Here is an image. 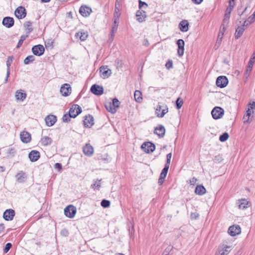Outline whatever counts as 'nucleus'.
I'll use <instances>...</instances> for the list:
<instances>
[{
    "label": "nucleus",
    "instance_id": "obj_1",
    "mask_svg": "<svg viewBox=\"0 0 255 255\" xmlns=\"http://www.w3.org/2000/svg\"><path fill=\"white\" fill-rule=\"evenodd\" d=\"M168 111V108L166 105L162 106L158 104L155 108V114L159 118H163Z\"/></svg>",
    "mask_w": 255,
    "mask_h": 255
},
{
    "label": "nucleus",
    "instance_id": "obj_2",
    "mask_svg": "<svg viewBox=\"0 0 255 255\" xmlns=\"http://www.w3.org/2000/svg\"><path fill=\"white\" fill-rule=\"evenodd\" d=\"M224 114V110L221 107H216L211 112L214 119L217 120L222 118Z\"/></svg>",
    "mask_w": 255,
    "mask_h": 255
},
{
    "label": "nucleus",
    "instance_id": "obj_3",
    "mask_svg": "<svg viewBox=\"0 0 255 255\" xmlns=\"http://www.w3.org/2000/svg\"><path fill=\"white\" fill-rule=\"evenodd\" d=\"M141 148L145 152L149 153L155 149V146L151 142H145L141 145Z\"/></svg>",
    "mask_w": 255,
    "mask_h": 255
},
{
    "label": "nucleus",
    "instance_id": "obj_4",
    "mask_svg": "<svg viewBox=\"0 0 255 255\" xmlns=\"http://www.w3.org/2000/svg\"><path fill=\"white\" fill-rule=\"evenodd\" d=\"M76 213V208L73 205H69L64 209V214L68 218H73Z\"/></svg>",
    "mask_w": 255,
    "mask_h": 255
},
{
    "label": "nucleus",
    "instance_id": "obj_5",
    "mask_svg": "<svg viewBox=\"0 0 255 255\" xmlns=\"http://www.w3.org/2000/svg\"><path fill=\"white\" fill-rule=\"evenodd\" d=\"M232 250V246L222 244L219 247V255H228Z\"/></svg>",
    "mask_w": 255,
    "mask_h": 255
},
{
    "label": "nucleus",
    "instance_id": "obj_6",
    "mask_svg": "<svg viewBox=\"0 0 255 255\" xmlns=\"http://www.w3.org/2000/svg\"><path fill=\"white\" fill-rule=\"evenodd\" d=\"M82 112L81 108L78 105H73L70 108L69 113L73 118H76Z\"/></svg>",
    "mask_w": 255,
    "mask_h": 255
},
{
    "label": "nucleus",
    "instance_id": "obj_7",
    "mask_svg": "<svg viewBox=\"0 0 255 255\" xmlns=\"http://www.w3.org/2000/svg\"><path fill=\"white\" fill-rule=\"evenodd\" d=\"M60 91L63 96L67 97L71 94L72 88L70 84L66 83L62 85Z\"/></svg>",
    "mask_w": 255,
    "mask_h": 255
},
{
    "label": "nucleus",
    "instance_id": "obj_8",
    "mask_svg": "<svg viewBox=\"0 0 255 255\" xmlns=\"http://www.w3.org/2000/svg\"><path fill=\"white\" fill-rule=\"evenodd\" d=\"M100 73L102 78L106 79L111 76L112 71L107 66H103L100 68Z\"/></svg>",
    "mask_w": 255,
    "mask_h": 255
},
{
    "label": "nucleus",
    "instance_id": "obj_9",
    "mask_svg": "<svg viewBox=\"0 0 255 255\" xmlns=\"http://www.w3.org/2000/svg\"><path fill=\"white\" fill-rule=\"evenodd\" d=\"M228 232L230 235L234 237L241 233V229L239 225H233L229 228Z\"/></svg>",
    "mask_w": 255,
    "mask_h": 255
},
{
    "label": "nucleus",
    "instance_id": "obj_10",
    "mask_svg": "<svg viewBox=\"0 0 255 255\" xmlns=\"http://www.w3.org/2000/svg\"><path fill=\"white\" fill-rule=\"evenodd\" d=\"M119 26V20L114 19V22L111 30V33L109 36V41L112 42L115 37V33L117 31Z\"/></svg>",
    "mask_w": 255,
    "mask_h": 255
},
{
    "label": "nucleus",
    "instance_id": "obj_11",
    "mask_svg": "<svg viewBox=\"0 0 255 255\" xmlns=\"http://www.w3.org/2000/svg\"><path fill=\"white\" fill-rule=\"evenodd\" d=\"M15 216V211L12 209H6L3 214V219L7 221L13 220Z\"/></svg>",
    "mask_w": 255,
    "mask_h": 255
},
{
    "label": "nucleus",
    "instance_id": "obj_12",
    "mask_svg": "<svg viewBox=\"0 0 255 255\" xmlns=\"http://www.w3.org/2000/svg\"><path fill=\"white\" fill-rule=\"evenodd\" d=\"M44 51L45 49L44 46L40 44L35 45L32 48V51L33 54L38 56L43 55Z\"/></svg>",
    "mask_w": 255,
    "mask_h": 255
},
{
    "label": "nucleus",
    "instance_id": "obj_13",
    "mask_svg": "<svg viewBox=\"0 0 255 255\" xmlns=\"http://www.w3.org/2000/svg\"><path fill=\"white\" fill-rule=\"evenodd\" d=\"M228 83V80L226 76H220L216 80V85L220 88L225 87Z\"/></svg>",
    "mask_w": 255,
    "mask_h": 255
},
{
    "label": "nucleus",
    "instance_id": "obj_14",
    "mask_svg": "<svg viewBox=\"0 0 255 255\" xmlns=\"http://www.w3.org/2000/svg\"><path fill=\"white\" fill-rule=\"evenodd\" d=\"M26 14L25 9L22 6L18 7L15 11V15L18 19H22L25 17Z\"/></svg>",
    "mask_w": 255,
    "mask_h": 255
},
{
    "label": "nucleus",
    "instance_id": "obj_15",
    "mask_svg": "<svg viewBox=\"0 0 255 255\" xmlns=\"http://www.w3.org/2000/svg\"><path fill=\"white\" fill-rule=\"evenodd\" d=\"M20 138L21 141L23 143H29L31 139L30 134L26 131H22L20 133Z\"/></svg>",
    "mask_w": 255,
    "mask_h": 255
},
{
    "label": "nucleus",
    "instance_id": "obj_16",
    "mask_svg": "<svg viewBox=\"0 0 255 255\" xmlns=\"http://www.w3.org/2000/svg\"><path fill=\"white\" fill-rule=\"evenodd\" d=\"M91 91L96 95H101L104 93V89L102 86L98 85H93L91 88Z\"/></svg>",
    "mask_w": 255,
    "mask_h": 255
},
{
    "label": "nucleus",
    "instance_id": "obj_17",
    "mask_svg": "<svg viewBox=\"0 0 255 255\" xmlns=\"http://www.w3.org/2000/svg\"><path fill=\"white\" fill-rule=\"evenodd\" d=\"M45 121L48 127H51L56 122L57 117L54 115H50L45 118Z\"/></svg>",
    "mask_w": 255,
    "mask_h": 255
},
{
    "label": "nucleus",
    "instance_id": "obj_18",
    "mask_svg": "<svg viewBox=\"0 0 255 255\" xmlns=\"http://www.w3.org/2000/svg\"><path fill=\"white\" fill-rule=\"evenodd\" d=\"M177 44L178 46V55L179 56H182L183 55L184 52V41L183 39H178L177 41Z\"/></svg>",
    "mask_w": 255,
    "mask_h": 255
},
{
    "label": "nucleus",
    "instance_id": "obj_19",
    "mask_svg": "<svg viewBox=\"0 0 255 255\" xmlns=\"http://www.w3.org/2000/svg\"><path fill=\"white\" fill-rule=\"evenodd\" d=\"M91 12V8L85 5L81 6L79 9L80 13L84 17L88 16L90 14Z\"/></svg>",
    "mask_w": 255,
    "mask_h": 255
},
{
    "label": "nucleus",
    "instance_id": "obj_20",
    "mask_svg": "<svg viewBox=\"0 0 255 255\" xmlns=\"http://www.w3.org/2000/svg\"><path fill=\"white\" fill-rule=\"evenodd\" d=\"M2 24L6 27L10 28L14 24V19L11 17H5L2 20Z\"/></svg>",
    "mask_w": 255,
    "mask_h": 255
},
{
    "label": "nucleus",
    "instance_id": "obj_21",
    "mask_svg": "<svg viewBox=\"0 0 255 255\" xmlns=\"http://www.w3.org/2000/svg\"><path fill=\"white\" fill-rule=\"evenodd\" d=\"M83 151L85 155L90 156L93 154L94 148L89 144H86L83 148Z\"/></svg>",
    "mask_w": 255,
    "mask_h": 255
},
{
    "label": "nucleus",
    "instance_id": "obj_22",
    "mask_svg": "<svg viewBox=\"0 0 255 255\" xmlns=\"http://www.w3.org/2000/svg\"><path fill=\"white\" fill-rule=\"evenodd\" d=\"M178 27L182 32H187L189 29V22L187 20H183L179 23Z\"/></svg>",
    "mask_w": 255,
    "mask_h": 255
},
{
    "label": "nucleus",
    "instance_id": "obj_23",
    "mask_svg": "<svg viewBox=\"0 0 255 255\" xmlns=\"http://www.w3.org/2000/svg\"><path fill=\"white\" fill-rule=\"evenodd\" d=\"M84 125L87 128H90L94 125V118L92 116L88 115L85 117L83 121Z\"/></svg>",
    "mask_w": 255,
    "mask_h": 255
},
{
    "label": "nucleus",
    "instance_id": "obj_24",
    "mask_svg": "<svg viewBox=\"0 0 255 255\" xmlns=\"http://www.w3.org/2000/svg\"><path fill=\"white\" fill-rule=\"evenodd\" d=\"M165 129L162 125H159L155 128L154 133L157 134L159 137H163L165 134Z\"/></svg>",
    "mask_w": 255,
    "mask_h": 255
},
{
    "label": "nucleus",
    "instance_id": "obj_25",
    "mask_svg": "<svg viewBox=\"0 0 255 255\" xmlns=\"http://www.w3.org/2000/svg\"><path fill=\"white\" fill-rule=\"evenodd\" d=\"M28 157L31 161L35 162L40 158V153L37 150H32L29 153Z\"/></svg>",
    "mask_w": 255,
    "mask_h": 255
},
{
    "label": "nucleus",
    "instance_id": "obj_26",
    "mask_svg": "<svg viewBox=\"0 0 255 255\" xmlns=\"http://www.w3.org/2000/svg\"><path fill=\"white\" fill-rule=\"evenodd\" d=\"M246 25L243 23L241 26H238L235 33V37L236 39L239 38L243 34L245 30Z\"/></svg>",
    "mask_w": 255,
    "mask_h": 255
},
{
    "label": "nucleus",
    "instance_id": "obj_27",
    "mask_svg": "<svg viewBox=\"0 0 255 255\" xmlns=\"http://www.w3.org/2000/svg\"><path fill=\"white\" fill-rule=\"evenodd\" d=\"M15 97L17 101H23L26 98V94L19 90L16 91Z\"/></svg>",
    "mask_w": 255,
    "mask_h": 255
},
{
    "label": "nucleus",
    "instance_id": "obj_28",
    "mask_svg": "<svg viewBox=\"0 0 255 255\" xmlns=\"http://www.w3.org/2000/svg\"><path fill=\"white\" fill-rule=\"evenodd\" d=\"M248 204L249 202L245 199L239 200L237 202V204L240 209H245L247 208Z\"/></svg>",
    "mask_w": 255,
    "mask_h": 255
},
{
    "label": "nucleus",
    "instance_id": "obj_29",
    "mask_svg": "<svg viewBox=\"0 0 255 255\" xmlns=\"http://www.w3.org/2000/svg\"><path fill=\"white\" fill-rule=\"evenodd\" d=\"M121 4L116 3H115V12L114 14V19L119 20V18L121 15L120 12V7Z\"/></svg>",
    "mask_w": 255,
    "mask_h": 255
},
{
    "label": "nucleus",
    "instance_id": "obj_30",
    "mask_svg": "<svg viewBox=\"0 0 255 255\" xmlns=\"http://www.w3.org/2000/svg\"><path fill=\"white\" fill-rule=\"evenodd\" d=\"M23 26L24 27V29L26 31V34L29 36V34L32 31L33 28L32 26V22L31 21H26L24 24Z\"/></svg>",
    "mask_w": 255,
    "mask_h": 255
},
{
    "label": "nucleus",
    "instance_id": "obj_31",
    "mask_svg": "<svg viewBox=\"0 0 255 255\" xmlns=\"http://www.w3.org/2000/svg\"><path fill=\"white\" fill-rule=\"evenodd\" d=\"M137 20L139 22H142L145 20L146 14L145 11L137 10L136 13Z\"/></svg>",
    "mask_w": 255,
    "mask_h": 255
},
{
    "label": "nucleus",
    "instance_id": "obj_32",
    "mask_svg": "<svg viewBox=\"0 0 255 255\" xmlns=\"http://www.w3.org/2000/svg\"><path fill=\"white\" fill-rule=\"evenodd\" d=\"M40 142L43 146H48L52 143V140L50 137L45 136L41 138Z\"/></svg>",
    "mask_w": 255,
    "mask_h": 255
},
{
    "label": "nucleus",
    "instance_id": "obj_33",
    "mask_svg": "<svg viewBox=\"0 0 255 255\" xmlns=\"http://www.w3.org/2000/svg\"><path fill=\"white\" fill-rule=\"evenodd\" d=\"M206 189L203 185H198L195 188V192L196 194L203 195L206 193Z\"/></svg>",
    "mask_w": 255,
    "mask_h": 255
},
{
    "label": "nucleus",
    "instance_id": "obj_34",
    "mask_svg": "<svg viewBox=\"0 0 255 255\" xmlns=\"http://www.w3.org/2000/svg\"><path fill=\"white\" fill-rule=\"evenodd\" d=\"M75 36L79 37L81 41H84L87 38L88 34L87 32L81 31L76 33Z\"/></svg>",
    "mask_w": 255,
    "mask_h": 255
},
{
    "label": "nucleus",
    "instance_id": "obj_35",
    "mask_svg": "<svg viewBox=\"0 0 255 255\" xmlns=\"http://www.w3.org/2000/svg\"><path fill=\"white\" fill-rule=\"evenodd\" d=\"M255 21V10L253 14L251 15L248 19L245 20L244 22V25H246L247 27L248 25L251 24L252 23L254 22Z\"/></svg>",
    "mask_w": 255,
    "mask_h": 255
},
{
    "label": "nucleus",
    "instance_id": "obj_36",
    "mask_svg": "<svg viewBox=\"0 0 255 255\" xmlns=\"http://www.w3.org/2000/svg\"><path fill=\"white\" fill-rule=\"evenodd\" d=\"M101 180H97L94 181V183L91 185V188L94 190H99L101 186Z\"/></svg>",
    "mask_w": 255,
    "mask_h": 255
},
{
    "label": "nucleus",
    "instance_id": "obj_37",
    "mask_svg": "<svg viewBox=\"0 0 255 255\" xmlns=\"http://www.w3.org/2000/svg\"><path fill=\"white\" fill-rule=\"evenodd\" d=\"M134 97L135 100L138 103H140L141 102L142 98V94L140 91L136 90L134 92Z\"/></svg>",
    "mask_w": 255,
    "mask_h": 255
},
{
    "label": "nucleus",
    "instance_id": "obj_38",
    "mask_svg": "<svg viewBox=\"0 0 255 255\" xmlns=\"http://www.w3.org/2000/svg\"><path fill=\"white\" fill-rule=\"evenodd\" d=\"M25 178V173L21 172L20 173H18L16 175V180L18 182H22L24 181V179Z\"/></svg>",
    "mask_w": 255,
    "mask_h": 255
},
{
    "label": "nucleus",
    "instance_id": "obj_39",
    "mask_svg": "<svg viewBox=\"0 0 255 255\" xmlns=\"http://www.w3.org/2000/svg\"><path fill=\"white\" fill-rule=\"evenodd\" d=\"M16 153V150L13 147H9L6 150V154L8 156L13 157Z\"/></svg>",
    "mask_w": 255,
    "mask_h": 255
},
{
    "label": "nucleus",
    "instance_id": "obj_40",
    "mask_svg": "<svg viewBox=\"0 0 255 255\" xmlns=\"http://www.w3.org/2000/svg\"><path fill=\"white\" fill-rule=\"evenodd\" d=\"M35 60V57L33 55H29L26 57L24 60V63L26 65L29 64Z\"/></svg>",
    "mask_w": 255,
    "mask_h": 255
},
{
    "label": "nucleus",
    "instance_id": "obj_41",
    "mask_svg": "<svg viewBox=\"0 0 255 255\" xmlns=\"http://www.w3.org/2000/svg\"><path fill=\"white\" fill-rule=\"evenodd\" d=\"M106 108L109 112L112 114H114L117 112L116 109H115V108L113 107L111 103H110L109 104L106 105Z\"/></svg>",
    "mask_w": 255,
    "mask_h": 255
},
{
    "label": "nucleus",
    "instance_id": "obj_42",
    "mask_svg": "<svg viewBox=\"0 0 255 255\" xmlns=\"http://www.w3.org/2000/svg\"><path fill=\"white\" fill-rule=\"evenodd\" d=\"M28 35H22L20 36V39L19 40L16 48H19L22 44L23 42L28 37Z\"/></svg>",
    "mask_w": 255,
    "mask_h": 255
},
{
    "label": "nucleus",
    "instance_id": "obj_43",
    "mask_svg": "<svg viewBox=\"0 0 255 255\" xmlns=\"http://www.w3.org/2000/svg\"><path fill=\"white\" fill-rule=\"evenodd\" d=\"M229 137V134L227 132H224L220 136L219 140L221 142H224L228 139Z\"/></svg>",
    "mask_w": 255,
    "mask_h": 255
},
{
    "label": "nucleus",
    "instance_id": "obj_44",
    "mask_svg": "<svg viewBox=\"0 0 255 255\" xmlns=\"http://www.w3.org/2000/svg\"><path fill=\"white\" fill-rule=\"evenodd\" d=\"M251 109L249 108L247 111V115L244 117V119H245L244 123L249 122L250 118L251 116Z\"/></svg>",
    "mask_w": 255,
    "mask_h": 255
},
{
    "label": "nucleus",
    "instance_id": "obj_45",
    "mask_svg": "<svg viewBox=\"0 0 255 255\" xmlns=\"http://www.w3.org/2000/svg\"><path fill=\"white\" fill-rule=\"evenodd\" d=\"M72 118L71 115L69 113L65 114L64 115L62 118V120L63 122L67 123L70 121V119Z\"/></svg>",
    "mask_w": 255,
    "mask_h": 255
},
{
    "label": "nucleus",
    "instance_id": "obj_46",
    "mask_svg": "<svg viewBox=\"0 0 255 255\" xmlns=\"http://www.w3.org/2000/svg\"><path fill=\"white\" fill-rule=\"evenodd\" d=\"M113 107L115 108L116 110L117 111V109L120 106V102L117 98H114L113 100V102L111 103Z\"/></svg>",
    "mask_w": 255,
    "mask_h": 255
},
{
    "label": "nucleus",
    "instance_id": "obj_47",
    "mask_svg": "<svg viewBox=\"0 0 255 255\" xmlns=\"http://www.w3.org/2000/svg\"><path fill=\"white\" fill-rule=\"evenodd\" d=\"M101 205L104 208H108L110 205V202L105 199L103 200L101 202Z\"/></svg>",
    "mask_w": 255,
    "mask_h": 255
},
{
    "label": "nucleus",
    "instance_id": "obj_48",
    "mask_svg": "<svg viewBox=\"0 0 255 255\" xmlns=\"http://www.w3.org/2000/svg\"><path fill=\"white\" fill-rule=\"evenodd\" d=\"M183 104L182 100L178 98L176 101V108L178 110L180 109L182 107Z\"/></svg>",
    "mask_w": 255,
    "mask_h": 255
},
{
    "label": "nucleus",
    "instance_id": "obj_49",
    "mask_svg": "<svg viewBox=\"0 0 255 255\" xmlns=\"http://www.w3.org/2000/svg\"><path fill=\"white\" fill-rule=\"evenodd\" d=\"M254 64L252 62H249L246 71V74H249L251 72Z\"/></svg>",
    "mask_w": 255,
    "mask_h": 255
},
{
    "label": "nucleus",
    "instance_id": "obj_50",
    "mask_svg": "<svg viewBox=\"0 0 255 255\" xmlns=\"http://www.w3.org/2000/svg\"><path fill=\"white\" fill-rule=\"evenodd\" d=\"M11 247H12V245L11 243H7L5 245V248L3 249L4 253L5 254V253H7L9 251V250H10V249L11 248Z\"/></svg>",
    "mask_w": 255,
    "mask_h": 255
},
{
    "label": "nucleus",
    "instance_id": "obj_51",
    "mask_svg": "<svg viewBox=\"0 0 255 255\" xmlns=\"http://www.w3.org/2000/svg\"><path fill=\"white\" fill-rule=\"evenodd\" d=\"M171 157H172L171 153H169L167 154V155H166V159L167 160H166V162L165 163V165L169 166Z\"/></svg>",
    "mask_w": 255,
    "mask_h": 255
},
{
    "label": "nucleus",
    "instance_id": "obj_52",
    "mask_svg": "<svg viewBox=\"0 0 255 255\" xmlns=\"http://www.w3.org/2000/svg\"><path fill=\"white\" fill-rule=\"evenodd\" d=\"M53 44V41L52 39H47L45 41V46L46 47H50L52 46Z\"/></svg>",
    "mask_w": 255,
    "mask_h": 255
},
{
    "label": "nucleus",
    "instance_id": "obj_53",
    "mask_svg": "<svg viewBox=\"0 0 255 255\" xmlns=\"http://www.w3.org/2000/svg\"><path fill=\"white\" fill-rule=\"evenodd\" d=\"M199 214L196 213V212H194V213H191V219H194V220H196V219H197L199 217Z\"/></svg>",
    "mask_w": 255,
    "mask_h": 255
},
{
    "label": "nucleus",
    "instance_id": "obj_54",
    "mask_svg": "<svg viewBox=\"0 0 255 255\" xmlns=\"http://www.w3.org/2000/svg\"><path fill=\"white\" fill-rule=\"evenodd\" d=\"M169 168V166L165 165V166L163 168V169H162L161 173L165 174V175H167V173Z\"/></svg>",
    "mask_w": 255,
    "mask_h": 255
},
{
    "label": "nucleus",
    "instance_id": "obj_55",
    "mask_svg": "<svg viewBox=\"0 0 255 255\" xmlns=\"http://www.w3.org/2000/svg\"><path fill=\"white\" fill-rule=\"evenodd\" d=\"M230 15H228L225 13L224 18L223 19V22L224 23H228L229 20Z\"/></svg>",
    "mask_w": 255,
    "mask_h": 255
},
{
    "label": "nucleus",
    "instance_id": "obj_56",
    "mask_svg": "<svg viewBox=\"0 0 255 255\" xmlns=\"http://www.w3.org/2000/svg\"><path fill=\"white\" fill-rule=\"evenodd\" d=\"M172 66H173V63H172V61L171 60H169L166 63V65H165V66H166V68L168 69H169L171 68H172Z\"/></svg>",
    "mask_w": 255,
    "mask_h": 255
},
{
    "label": "nucleus",
    "instance_id": "obj_57",
    "mask_svg": "<svg viewBox=\"0 0 255 255\" xmlns=\"http://www.w3.org/2000/svg\"><path fill=\"white\" fill-rule=\"evenodd\" d=\"M145 5L146 7L147 6V4L145 2L141 1L140 0H139V8L140 9L142 7Z\"/></svg>",
    "mask_w": 255,
    "mask_h": 255
},
{
    "label": "nucleus",
    "instance_id": "obj_58",
    "mask_svg": "<svg viewBox=\"0 0 255 255\" xmlns=\"http://www.w3.org/2000/svg\"><path fill=\"white\" fill-rule=\"evenodd\" d=\"M250 62H252V63L254 64L255 62V52L252 55V57L249 61Z\"/></svg>",
    "mask_w": 255,
    "mask_h": 255
},
{
    "label": "nucleus",
    "instance_id": "obj_59",
    "mask_svg": "<svg viewBox=\"0 0 255 255\" xmlns=\"http://www.w3.org/2000/svg\"><path fill=\"white\" fill-rule=\"evenodd\" d=\"M233 8L228 6L227 8H226L225 14L230 15L231 12L232 10H233Z\"/></svg>",
    "mask_w": 255,
    "mask_h": 255
},
{
    "label": "nucleus",
    "instance_id": "obj_60",
    "mask_svg": "<svg viewBox=\"0 0 255 255\" xmlns=\"http://www.w3.org/2000/svg\"><path fill=\"white\" fill-rule=\"evenodd\" d=\"M54 167L56 169H58L59 170L62 169V165L59 163H56L54 165Z\"/></svg>",
    "mask_w": 255,
    "mask_h": 255
},
{
    "label": "nucleus",
    "instance_id": "obj_61",
    "mask_svg": "<svg viewBox=\"0 0 255 255\" xmlns=\"http://www.w3.org/2000/svg\"><path fill=\"white\" fill-rule=\"evenodd\" d=\"M234 1H235V0H229V4L228 6L234 8V6H235Z\"/></svg>",
    "mask_w": 255,
    "mask_h": 255
},
{
    "label": "nucleus",
    "instance_id": "obj_62",
    "mask_svg": "<svg viewBox=\"0 0 255 255\" xmlns=\"http://www.w3.org/2000/svg\"><path fill=\"white\" fill-rule=\"evenodd\" d=\"M250 108L252 110L255 109V101L249 104Z\"/></svg>",
    "mask_w": 255,
    "mask_h": 255
},
{
    "label": "nucleus",
    "instance_id": "obj_63",
    "mask_svg": "<svg viewBox=\"0 0 255 255\" xmlns=\"http://www.w3.org/2000/svg\"><path fill=\"white\" fill-rule=\"evenodd\" d=\"M196 181H197V179L195 177H193L191 179H190V183L192 185H194L195 184V183L196 182Z\"/></svg>",
    "mask_w": 255,
    "mask_h": 255
},
{
    "label": "nucleus",
    "instance_id": "obj_64",
    "mask_svg": "<svg viewBox=\"0 0 255 255\" xmlns=\"http://www.w3.org/2000/svg\"><path fill=\"white\" fill-rule=\"evenodd\" d=\"M5 227L3 224H0V233L4 231Z\"/></svg>",
    "mask_w": 255,
    "mask_h": 255
}]
</instances>
